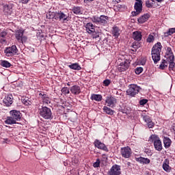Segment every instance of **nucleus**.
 <instances>
[{
    "label": "nucleus",
    "instance_id": "nucleus-5",
    "mask_svg": "<svg viewBox=\"0 0 175 175\" xmlns=\"http://www.w3.org/2000/svg\"><path fill=\"white\" fill-rule=\"evenodd\" d=\"M150 139H152L154 143L155 150L157 151H162V142L159 137L157 135H151Z\"/></svg>",
    "mask_w": 175,
    "mask_h": 175
},
{
    "label": "nucleus",
    "instance_id": "nucleus-17",
    "mask_svg": "<svg viewBox=\"0 0 175 175\" xmlns=\"http://www.w3.org/2000/svg\"><path fill=\"white\" fill-rule=\"evenodd\" d=\"M94 146L97 148H99V150H103V151H107V147H106V145H105V144L100 142V141L98 139L95 140Z\"/></svg>",
    "mask_w": 175,
    "mask_h": 175
},
{
    "label": "nucleus",
    "instance_id": "nucleus-40",
    "mask_svg": "<svg viewBox=\"0 0 175 175\" xmlns=\"http://www.w3.org/2000/svg\"><path fill=\"white\" fill-rule=\"evenodd\" d=\"M100 165V160H99V159H97L96 162L93 163L94 167H99Z\"/></svg>",
    "mask_w": 175,
    "mask_h": 175
},
{
    "label": "nucleus",
    "instance_id": "nucleus-31",
    "mask_svg": "<svg viewBox=\"0 0 175 175\" xmlns=\"http://www.w3.org/2000/svg\"><path fill=\"white\" fill-rule=\"evenodd\" d=\"M92 100H96V102H100L102 100V96L100 94H93L91 96Z\"/></svg>",
    "mask_w": 175,
    "mask_h": 175
},
{
    "label": "nucleus",
    "instance_id": "nucleus-30",
    "mask_svg": "<svg viewBox=\"0 0 175 175\" xmlns=\"http://www.w3.org/2000/svg\"><path fill=\"white\" fill-rule=\"evenodd\" d=\"M103 111L104 113H106V114H109V116H113V114H114V111H113L109 107H107V106L103 107Z\"/></svg>",
    "mask_w": 175,
    "mask_h": 175
},
{
    "label": "nucleus",
    "instance_id": "nucleus-42",
    "mask_svg": "<svg viewBox=\"0 0 175 175\" xmlns=\"http://www.w3.org/2000/svg\"><path fill=\"white\" fill-rule=\"evenodd\" d=\"M23 105H25V106H29V105H31V101H29L28 99H23Z\"/></svg>",
    "mask_w": 175,
    "mask_h": 175
},
{
    "label": "nucleus",
    "instance_id": "nucleus-39",
    "mask_svg": "<svg viewBox=\"0 0 175 175\" xmlns=\"http://www.w3.org/2000/svg\"><path fill=\"white\" fill-rule=\"evenodd\" d=\"M62 92L64 95H66V94H69L70 92L69 91V89L68 88H63L62 89Z\"/></svg>",
    "mask_w": 175,
    "mask_h": 175
},
{
    "label": "nucleus",
    "instance_id": "nucleus-38",
    "mask_svg": "<svg viewBox=\"0 0 175 175\" xmlns=\"http://www.w3.org/2000/svg\"><path fill=\"white\" fill-rule=\"evenodd\" d=\"M175 33V27L170 29L168 31L165 33V34H167V36H169L170 35H173V33Z\"/></svg>",
    "mask_w": 175,
    "mask_h": 175
},
{
    "label": "nucleus",
    "instance_id": "nucleus-45",
    "mask_svg": "<svg viewBox=\"0 0 175 175\" xmlns=\"http://www.w3.org/2000/svg\"><path fill=\"white\" fill-rule=\"evenodd\" d=\"M0 43H1V44H6V43H8L6 38H0Z\"/></svg>",
    "mask_w": 175,
    "mask_h": 175
},
{
    "label": "nucleus",
    "instance_id": "nucleus-12",
    "mask_svg": "<svg viewBox=\"0 0 175 175\" xmlns=\"http://www.w3.org/2000/svg\"><path fill=\"white\" fill-rule=\"evenodd\" d=\"M120 152L123 158H131V155H132V150L129 146L122 148Z\"/></svg>",
    "mask_w": 175,
    "mask_h": 175
},
{
    "label": "nucleus",
    "instance_id": "nucleus-18",
    "mask_svg": "<svg viewBox=\"0 0 175 175\" xmlns=\"http://www.w3.org/2000/svg\"><path fill=\"white\" fill-rule=\"evenodd\" d=\"M70 91L73 95H79V94L81 92V89L80 88V86L73 85L70 88Z\"/></svg>",
    "mask_w": 175,
    "mask_h": 175
},
{
    "label": "nucleus",
    "instance_id": "nucleus-16",
    "mask_svg": "<svg viewBox=\"0 0 175 175\" xmlns=\"http://www.w3.org/2000/svg\"><path fill=\"white\" fill-rule=\"evenodd\" d=\"M142 118L144 121H145L148 126V128H154V126L155 124L152 122V120H151V118L147 115H142Z\"/></svg>",
    "mask_w": 175,
    "mask_h": 175
},
{
    "label": "nucleus",
    "instance_id": "nucleus-47",
    "mask_svg": "<svg viewBox=\"0 0 175 175\" xmlns=\"http://www.w3.org/2000/svg\"><path fill=\"white\" fill-rule=\"evenodd\" d=\"M29 0H23V3H28Z\"/></svg>",
    "mask_w": 175,
    "mask_h": 175
},
{
    "label": "nucleus",
    "instance_id": "nucleus-13",
    "mask_svg": "<svg viewBox=\"0 0 175 175\" xmlns=\"http://www.w3.org/2000/svg\"><path fill=\"white\" fill-rule=\"evenodd\" d=\"M3 12L6 16H10L13 13V5L12 3L5 4L3 7Z\"/></svg>",
    "mask_w": 175,
    "mask_h": 175
},
{
    "label": "nucleus",
    "instance_id": "nucleus-2",
    "mask_svg": "<svg viewBox=\"0 0 175 175\" xmlns=\"http://www.w3.org/2000/svg\"><path fill=\"white\" fill-rule=\"evenodd\" d=\"M162 51V45L161 42H157L152 49V58L154 64L161 61V52Z\"/></svg>",
    "mask_w": 175,
    "mask_h": 175
},
{
    "label": "nucleus",
    "instance_id": "nucleus-34",
    "mask_svg": "<svg viewBox=\"0 0 175 175\" xmlns=\"http://www.w3.org/2000/svg\"><path fill=\"white\" fill-rule=\"evenodd\" d=\"M42 99L43 100V103H45L46 105H49V103H50V98L47 96V95L43 94Z\"/></svg>",
    "mask_w": 175,
    "mask_h": 175
},
{
    "label": "nucleus",
    "instance_id": "nucleus-28",
    "mask_svg": "<svg viewBox=\"0 0 175 175\" xmlns=\"http://www.w3.org/2000/svg\"><path fill=\"white\" fill-rule=\"evenodd\" d=\"M0 65L3 66V68H10L12 66V64L6 60H1L0 61Z\"/></svg>",
    "mask_w": 175,
    "mask_h": 175
},
{
    "label": "nucleus",
    "instance_id": "nucleus-11",
    "mask_svg": "<svg viewBox=\"0 0 175 175\" xmlns=\"http://www.w3.org/2000/svg\"><path fill=\"white\" fill-rule=\"evenodd\" d=\"M129 64H131V62H129V60H124L118 65V70H119V72H125V70H128V68H129Z\"/></svg>",
    "mask_w": 175,
    "mask_h": 175
},
{
    "label": "nucleus",
    "instance_id": "nucleus-37",
    "mask_svg": "<svg viewBox=\"0 0 175 175\" xmlns=\"http://www.w3.org/2000/svg\"><path fill=\"white\" fill-rule=\"evenodd\" d=\"M152 5H154V0H147L146 1V5L148 8H152Z\"/></svg>",
    "mask_w": 175,
    "mask_h": 175
},
{
    "label": "nucleus",
    "instance_id": "nucleus-51",
    "mask_svg": "<svg viewBox=\"0 0 175 175\" xmlns=\"http://www.w3.org/2000/svg\"><path fill=\"white\" fill-rule=\"evenodd\" d=\"M67 85H70L69 83H67Z\"/></svg>",
    "mask_w": 175,
    "mask_h": 175
},
{
    "label": "nucleus",
    "instance_id": "nucleus-27",
    "mask_svg": "<svg viewBox=\"0 0 175 175\" xmlns=\"http://www.w3.org/2000/svg\"><path fill=\"white\" fill-rule=\"evenodd\" d=\"M16 38L18 42H23V30H18L16 32Z\"/></svg>",
    "mask_w": 175,
    "mask_h": 175
},
{
    "label": "nucleus",
    "instance_id": "nucleus-46",
    "mask_svg": "<svg viewBox=\"0 0 175 175\" xmlns=\"http://www.w3.org/2000/svg\"><path fill=\"white\" fill-rule=\"evenodd\" d=\"M147 102H148L147 100L143 99L139 101V104L141 105V106H144V105H146V103H147Z\"/></svg>",
    "mask_w": 175,
    "mask_h": 175
},
{
    "label": "nucleus",
    "instance_id": "nucleus-26",
    "mask_svg": "<svg viewBox=\"0 0 175 175\" xmlns=\"http://www.w3.org/2000/svg\"><path fill=\"white\" fill-rule=\"evenodd\" d=\"M164 147L169 148L172 146V140L169 137H164L163 139Z\"/></svg>",
    "mask_w": 175,
    "mask_h": 175
},
{
    "label": "nucleus",
    "instance_id": "nucleus-10",
    "mask_svg": "<svg viewBox=\"0 0 175 175\" xmlns=\"http://www.w3.org/2000/svg\"><path fill=\"white\" fill-rule=\"evenodd\" d=\"M121 174V167L118 165H113L108 171L107 175H120Z\"/></svg>",
    "mask_w": 175,
    "mask_h": 175
},
{
    "label": "nucleus",
    "instance_id": "nucleus-41",
    "mask_svg": "<svg viewBox=\"0 0 175 175\" xmlns=\"http://www.w3.org/2000/svg\"><path fill=\"white\" fill-rule=\"evenodd\" d=\"M142 72H143V68H142V67H137L135 69L136 75H140V73H142Z\"/></svg>",
    "mask_w": 175,
    "mask_h": 175
},
{
    "label": "nucleus",
    "instance_id": "nucleus-20",
    "mask_svg": "<svg viewBox=\"0 0 175 175\" xmlns=\"http://www.w3.org/2000/svg\"><path fill=\"white\" fill-rule=\"evenodd\" d=\"M166 59H174V55H173V51L172 48L167 47L165 55Z\"/></svg>",
    "mask_w": 175,
    "mask_h": 175
},
{
    "label": "nucleus",
    "instance_id": "nucleus-35",
    "mask_svg": "<svg viewBox=\"0 0 175 175\" xmlns=\"http://www.w3.org/2000/svg\"><path fill=\"white\" fill-rule=\"evenodd\" d=\"M154 40H155V38L154 37V36H152V34H150L146 40L148 43H152Z\"/></svg>",
    "mask_w": 175,
    "mask_h": 175
},
{
    "label": "nucleus",
    "instance_id": "nucleus-21",
    "mask_svg": "<svg viewBox=\"0 0 175 175\" xmlns=\"http://www.w3.org/2000/svg\"><path fill=\"white\" fill-rule=\"evenodd\" d=\"M142 32L137 31L133 33V39H134V40H136L137 42H140V40H142Z\"/></svg>",
    "mask_w": 175,
    "mask_h": 175
},
{
    "label": "nucleus",
    "instance_id": "nucleus-1",
    "mask_svg": "<svg viewBox=\"0 0 175 175\" xmlns=\"http://www.w3.org/2000/svg\"><path fill=\"white\" fill-rule=\"evenodd\" d=\"M10 116L7 117V119L5 120V124L7 125H13L14 124H17V121L21 120V112L16 109H12L10 111Z\"/></svg>",
    "mask_w": 175,
    "mask_h": 175
},
{
    "label": "nucleus",
    "instance_id": "nucleus-3",
    "mask_svg": "<svg viewBox=\"0 0 175 175\" xmlns=\"http://www.w3.org/2000/svg\"><path fill=\"white\" fill-rule=\"evenodd\" d=\"M140 90H142V88L137 86V85H130L129 89L126 90V94L127 95H129V96H135V95L139 94Z\"/></svg>",
    "mask_w": 175,
    "mask_h": 175
},
{
    "label": "nucleus",
    "instance_id": "nucleus-15",
    "mask_svg": "<svg viewBox=\"0 0 175 175\" xmlns=\"http://www.w3.org/2000/svg\"><path fill=\"white\" fill-rule=\"evenodd\" d=\"M105 103H107V106L109 107H113L117 103V99L113 96H108L105 100Z\"/></svg>",
    "mask_w": 175,
    "mask_h": 175
},
{
    "label": "nucleus",
    "instance_id": "nucleus-9",
    "mask_svg": "<svg viewBox=\"0 0 175 175\" xmlns=\"http://www.w3.org/2000/svg\"><path fill=\"white\" fill-rule=\"evenodd\" d=\"M93 21L94 23H98V24L105 25V24H107V21H109V16L105 15H101L100 17L94 16Z\"/></svg>",
    "mask_w": 175,
    "mask_h": 175
},
{
    "label": "nucleus",
    "instance_id": "nucleus-48",
    "mask_svg": "<svg viewBox=\"0 0 175 175\" xmlns=\"http://www.w3.org/2000/svg\"><path fill=\"white\" fill-rule=\"evenodd\" d=\"M26 40H27V37L23 36V41L26 42Z\"/></svg>",
    "mask_w": 175,
    "mask_h": 175
},
{
    "label": "nucleus",
    "instance_id": "nucleus-49",
    "mask_svg": "<svg viewBox=\"0 0 175 175\" xmlns=\"http://www.w3.org/2000/svg\"><path fill=\"white\" fill-rule=\"evenodd\" d=\"M156 1H157V2H162V1L163 0H156Z\"/></svg>",
    "mask_w": 175,
    "mask_h": 175
},
{
    "label": "nucleus",
    "instance_id": "nucleus-33",
    "mask_svg": "<svg viewBox=\"0 0 175 175\" xmlns=\"http://www.w3.org/2000/svg\"><path fill=\"white\" fill-rule=\"evenodd\" d=\"M163 169L165 170V172H170V166H169L167 161H165L163 163Z\"/></svg>",
    "mask_w": 175,
    "mask_h": 175
},
{
    "label": "nucleus",
    "instance_id": "nucleus-36",
    "mask_svg": "<svg viewBox=\"0 0 175 175\" xmlns=\"http://www.w3.org/2000/svg\"><path fill=\"white\" fill-rule=\"evenodd\" d=\"M165 68H167V62H166V60H163L159 66L160 69L163 70Z\"/></svg>",
    "mask_w": 175,
    "mask_h": 175
},
{
    "label": "nucleus",
    "instance_id": "nucleus-8",
    "mask_svg": "<svg viewBox=\"0 0 175 175\" xmlns=\"http://www.w3.org/2000/svg\"><path fill=\"white\" fill-rule=\"evenodd\" d=\"M68 16L64 13L62 11H58L55 14V20H59V21H62L65 23V21H68Z\"/></svg>",
    "mask_w": 175,
    "mask_h": 175
},
{
    "label": "nucleus",
    "instance_id": "nucleus-29",
    "mask_svg": "<svg viewBox=\"0 0 175 175\" xmlns=\"http://www.w3.org/2000/svg\"><path fill=\"white\" fill-rule=\"evenodd\" d=\"M166 62H167V64H170V66H169L170 70H173V69H174V66H175L174 59H167Z\"/></svg>",
    "mask_w": 175,
    "mask_h": 175
},
{
    "label": "nucleus",
    "instance_id": "nucleus-32",
    "mask_svg": "<svg viewBox=\"0 0 175 175\" xmlns=\"http://www.w3.org/2000/svg\"><path fill=\"white\" fill-rule=\"evenodd\" d=\"M72 12L75 14H83V12L81 11V8L80 7H75L72 9Z\"/></svg>",
    "mask_w": 175,
    "mask_h": 175
},
{
    "label": "nucleus",
    "instance_id": "nucleus-22",
    "mask_svg": "<svg viewBox=\"0 0 175 175\" xmlns=\"http://www.w3.org/2000/svg\"><path fill=\"white\" fill-rule=\"evenodd\" d=\"M85 28L88 33H93V32H95V26L91 23H87Z\"/></svg>",
    "mask_w": 175,
    "mask_h": 175
},
{
    "label": "nucleus",
    "instance_id": "nucleus-4",
    "mask_svg": "<svg viewBox=\"0 0 175 175\" xmlns=\"http://www.w3.org/2000/svg\"><path fill=\"white\" fill-rule=\"evenodd\" d=\"M39 113L41 117L45 120H50L51 118V109L47 107H44L39 109Z\"/></svg>",
    "mask_w": 175,
    "mask_h": 175
},
{
    "label": "nucleus",
    "instance_id": "nucleus-14",
    "mask_svg": "<svg viewBox=\"0 0 175 175\" xmlns=\"http://www.w3.org/2000/svg\"><path fill=\"white\" fill-rule=\"evenodd\" d=\"M3 103L7 107H9L10 106H12L13 104V95L8 94L5 96V97L3 100Z\"/></svg>",
    "mask_w": 175,
    "mask_h": 175
},
{
    "label": "nucleus",
    "instance_id": "nucleus-7",
    "mask_svg": "<svg viewBox=\"0 0 175 175\" xmlns=\"http://www.w3.org/2000/svg\"><path fill=\"white\" fill-rule=\"evenodd\" d=\"M137 2L135 3L134 8L135 12H133V16H137V14H140L143 8V1L142 0H136Z\"/></svg>",
    "mask_w": 175,
    "mask_h": 175
},
{
    "label": "nucleus",
    "instance_id": "nucleus-23",
    "mask_svg": "<svg viewBox=\"0 0 175 175\" xmlns=\"http://www.w3.org/2000/svg\"><path fill=\"white\" fill-rule=\"evenodd\" d=\"M136 161L137 162H139V163H143L144 165H148L151 161L148 158H144V157H138L136 159Z\"/></svg>",
    "mask_w": 175,
    "mask_h": 175
},
{
    "label": "nucleus",
    "instance_id": "nucleus-6",
    "mask_svg": "<svg viewBox=\"0 0 175 175\" xmlns=\"http://www.w3.org/2000/svg\"><path fill=\"white\" fill-rule=\"evenodd\" d=\"M17 46L16 45H12V46L6 47L4 50V53L6 57H13L17 54Z\"/></svg>",
    "mask_w": 175,
    "mask_h": 175
},
{
    "label": "nucleus",
    "instance_id": "nucleus-44",
    "mask_svg": "<svg viewBox=\"0 0 175 175\" xmlns=\"http://www.w3.org/2000/svg\"><path fill=\"white\" fill-rule=\"evenodd\" d=\"M7 35H8V32L2 31L0 33V38H6Z\"/></svg>",
    "mask_w": 175,
    "mask_h": 175
},
{
    "label": "nucleus",
    "instance_id": "nucleus-43",
    "mask_svg": "<svg viewBox=\"0 0 175 175\" xmlns=\"http://www.w3.org/2000/svg\"><path fill=\"white\" fill-rule=\"evenodd\" d=\"M110 83H111V81H110V79H105V80L103 81V84H104V85H105L106 87L110 85Z\"/></svg>",
    "mask_w": 175,
    "mask_h": 175
},
{
    "label": "nucleus",
    "instance_id": "nucleus-19",
    "mask_svg": "<svg viewBox=\"0 0 175 175\" xmlns=\"http://www.w3.org/2000/svg\"><path fill=\"white\" fill-rule=\"evenodd\" d=\"M111 33L113 36H114V38H118L121 34V30L120 29V28H118V27L113 26L112 27Z\"/></svg>",
    "mask_w": 175,
    "mask_h": 175
},
{
    "label": "nucleus",
    "instance_id": "nucleus-25",
    "mask_svg": "<svg viewBox=\"0 0 175 175\" xmlns=\"http://www.w3.org/2000/svg\"><path fill=\"white\" fill-rule=\"evenodd\" d=\"M70 69H72L73 70H81V66L79 65L77 63H74L68 66Z\"/></svg>",
    "mask_w": 175,
    "mask_h": 175
},
{
    "label": "nucleus",
    "instance_id": "nucleus-24",
    "mask_svg": "<svg viewBox=\"0 0 175 175\" xmlns=\"http://www.w3.org/2000/svg\"><path fill=\"white\" fill-rule=\"evenodd\" d=\"M148 18H150V14H144L142 16L138 18V23H139V24H144V23H146Z\"/></svg>",
    "mask_w": 175,
    "mask_h": 175
},
{
    "label": "nucleus",
    "instance_id": "nucleus-50",
    "mask_svg": "<svg viewBox=\"0 0 175 175\" xmlns=\"http://www.w3.org/2000/svg\"><path fill=\"white\" fill-rule=\"evenodd\" d=\"M88 1H89V2H92V1H94V0H88Z\"/></svg>",
    "mask_w": 175,
    "mask_h": 175
}]
</instances>
